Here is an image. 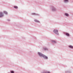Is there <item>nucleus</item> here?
Returning <instances> with one entry per match:
<instances>
[{"label": "nucleus", "instance_id": "f257e3e1", "mask_svg": "<svg viewBox=\"0 0 73 73\" xmlns=\"http://www.w3.org/2000/svg\"><path fill=\"white\" fill-rule=\"evenodd\" d=\"M38 54L40 57H43L45 59H47V58H48V57H47V56H46L45 55L42 54L40 52H38Z\"/></svg>", "mask_w": 73, "mask_h": 73}, {"label": "nucleus", "instance_id": "f03ea898", "mask_svg": "<svg viewBox=\"0 0 73 73\" xmlns=\"http://www.w3.org/2000/svg\"><path fill=\"white\" fill-rule=\"evenodd\" d=\"M53 32L55 33H57L58 32V31L57 29H55L54 30Z\"/></svg>", "mask_w": 73, "mask_h": 73}, {"label": "nucleus", "instance_id": "7ed1b4c3", "mask_svg": "<svg viewBox=\"0 0 73 73\" xmlns=\"http://www.w3.org/2000/svg\"><path fill=\"white\" fill-rule=\"evenodd\" d=\"M4 16V15L3 14V13L2 12H0V17H3V16Z\"/></svg>", "mask_w": 73, "mask_h": 73}, {"label": "nucleus", "instance_id": "20e7f679", "mask_svg": "<svg viewBox=\"0 0 73 73\" xmlns=\"http://www.w3.org/2000/svg\"><path fill=\"white\" fill-rule=\"evenodd\" d=\"M64 1L65 3H68V0H64Z\"/></svg>", "mask_w": 73, "mask_h": 73}, {"label": "nucleus", "instance_id": "39448f33", "mask_svg": "<svg viewBox=\"0 0 73 73\" xmlns=\"http://www.w3.org/2000/svg\"><path fill=\"white\" fill-rule=\"evenodd\" d=\"M66 35L67 36H69V34L68 33H66Z\"/></svg>", "mask_w": 73, "mask_h": 73}, {"label": "nucleus", "instance_id": "423d86ee", "mask_svg": "<svg viewBox=\"0 0 73 73\" xmlns=\"http://www.w3.org/2000/svg\"><path fill=\"white\" fill-rule=\"evenodd\" d=\"M35 21V22H39V21H38L37 20H34Z\"/></svg>", "mask_w": 73, "mask_h": 73}, {"label": "nucleus", "instance_id": "0eeeda50", "mask_svg": "<svg viewBox=\"0 0 73 73\" xmlns=\"http://www.w3.org/2000/svg\"><path fill=\"white\" fill-rule=\"evenodd\" d=\"M69 47L70 48H73V47L72 46H69Z\"/></svg>", "mask_w": 73, "mask_h": 73}, {"label": "nucleus", "instance_id": "6e6552de", "mask_svg": "<svg viewBox=\"0 0 73 73\" xmlns=\"http://www.w3.org/2000/svg\"><path fill=\"white\" fill-rule=\"evenodd\" d=\"M14 7L15 8H16V9L18 8V7H17V6H14Z\"/></svg>", "mask_w": 73, "mask_h": 73}, {"label": "nucleus", "instance_id": "1a4fd4ad", "mask_svg": "<svg viewBox=\"0 0 73 73\" xmlns=\"http://www.w3.org/2000/svg\"><path fill=\"white\" fill-rule=\"evenodd\" d=\"M65 15H66V16H68L69 15L68 14H67V13H65Z\"/></svg>", "mask_w": 73, "mask_h": 73}, {"label": "nucleus", "instance_id": "9d476101", "mask_svg": "<svg viewBox=\"0 0 73 73\" xmlns=\"http://www.w3.org/2000/svg\"><path fill=\"white\" fill-rule=\"evenodd\" d=\"M44 73H50V72H44Z\"/></svg>", "mask_w": 73, "mask_h": 73}, {"label": "nucleus", "instance_id": "9b49d317", "mask_svg": "<svg viewBox=\"0 0 73 73\" xmlns=\"http://www.w3.org/2000/svg\"><path fill=\"white\" fill-rule=\"evenodd\" d=\"M4 12L5 13V14H7V11H4Z\"/></svg>", "mask_w": 73, "mask_h": 73}, {"label": "nucleus", "instance_id": "f8f14e48", "mask_svg": "<svg viewBox=\"0 0 73 73\" xmlns=\"http://www.w3.org/2000/svg\"><path fill=\"white\" fill-rule=\"evenodd\" d=\"M44 50H47V48H44Z\"/></svg>", "mask_w": 73, "mask_h": 73}, {"label": "nucleus", "instance_id": "ddd939ff", "mask_svg": "<svg viewBox=\"0 0 73 73\" xmlns=\"http://www.w3.org/2000/svg\"><path fill=\"white\" fill-rule=\"evenodd\" d=\"M52 42L54 43V42H56V41H52Z\"/></svg>", "mask_w": 73, "mask_h": 73}, {"label": "nucleus", "instance_id": "4468645a", "mask_svg": "<svg viewBox=\"0 0 73 73\" xmlns=\"http://www.w3.org/2000/svg\"><path fill=\"white\" fill-rule=\"evenodd\" d=\"M11 73H14V72H13V71H11Z\"/></svg>", "mask_w": 73, "mask_h": 73}, {"label": "nucleus", "instance_id": "2eb2a0df", "mask_svg": "<svg viewBox=\"0 0 73 73\" xmlns=\"http://www.w3.org/2000/svg\"><path fill=\"white\" fill-rule=\"evenodd\" d=\"M8 21H9V20H8Z\"/></svg>", "mask_w": 73, "mask_h": 73}]
</instances>
